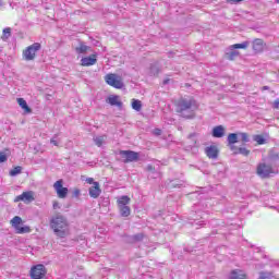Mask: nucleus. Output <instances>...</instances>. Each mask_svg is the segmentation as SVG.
Instances as JSON below:
<instances>
[{"label":"nucleus","mask_w":279,"mask_h":279,"mask_svg":"<svg viewBox=\"0 0 279 279\" xmlns=\"http://www.w3.org/2000/svg\"><path fill=\"white\" fill-rule=\"evenodd\" d=\"M199 106L193 98H181L177 104V112L183 119H195V112Z\"/></svg>","instance_id":"obj_1"},{"label":"nucleus","mask_w":279,"mask_h":279,"mask_svg":"<svg viewBox=\"0 0 279 279\" xmlns=\"http://www.w3.org/2000/svg\"><path fill=\"white\" fill-rule=\"evenodd\" d=\"M50 228L59 239L69 236V220L62 214H57L50 219Z\"/></svg>","instance_id":"obj_2"},{"label":"nucleus","mask_w":279,"mask_h":279,"mask_svg":"<svg viewBox=\"0 0 279 279\" xmlns=\"http://www.w3.org/2000/svg\"><path fill=\"white\" fill-rule=\"evenodd\" d=\"M247 47H250V41H243L242 44H234L229 46L225 51L226 60L233 62V60H236V58L241 56V52H239L236 49H247Z\"/></svg>","instance_id":"obj_3"},{"label":"nucleus","mask_w":279,"mask_h":279,"mask_svg":"<svg viewBox=\"0 0 279 279\" xmlns=\"http://www.w3.org/2000/svg\"><path fill=\"white\" fill-rule=\"evenodd\" d=\"M40 49V43H34L33 45L28 46L25 50H23L22 56L26 62H32V60H36V53H38Z\"/></svg>","instance_id":"obj_4"},{"label":"nucleus","mask_w":279,"mask_h":279,"mask_svg":"<svg viewBox=\"0 0 279 279\" xmlns=\"http://www.w3.org/2000/svg\"><path fill=\"white\" fill-rule=\"evenodd\" d=\"M119 156L124 162V165H128L130 162H138L140 155L136 151L133 150H120Z\"/></svg>","instance_id":"obj_5"},{"label":"nucleus","mask_w":279,"mask_h":279,"mask_svg":"<svg viewBox=\"0 0 279 279\" xmlns=\"http://www.w3.org/2000/svg\"><path fill=\"white\" fill-rule=\"evenodd\" d=\"M105 81L109 86H112L113 88H123V80L121 76L117 74H107L105 76Z\"/></svg>","instance_id":"obj_6"},{"label":"nucleus","mask_w":279,"mask_h":279,"mask_svg":"<svg viewBox=\"0 0 279 279\" xmlns=\"http://www.w3.org/2000/svg\"><path fill=\"white\" fill-rule=\"evenodd\" d=\"M47 276V268L45 265L39 264L31 268V278L32 279H43Z\"/></svg>","instance_id":"obj_7"},{"label":"nucleus","mask_w":279,"mask_h":279,"mask_svg":"<svg viewBox=\"0 0 279 279\" xmlns=\"http://www.w3.org/2000/svg\"><path fill=\"white\" fill-rule=\"evenodd\" d=\"M256 173L259 178H269L275 171L274 168L267 163H258Z\"/></svg>","instance_id":"obj_8"},{"label":"nucleus","mask_w":279,"mask_h":279,"mask_svg":"<svg viewBox=\"0 0 279 279\" xmlns=\"http://www.w3.org/2000/svg\"><path fill=\"white\" fill-rule=\"evenodd\" d=\"M64 181L63 180H58L53 184V189L60 199H65L66 195H69V189L63 186Z\"/></svg>","instance_id":"obj_9"},{"label":"nucleus","mask_w":279,"mask_h":279,"mask_svg":"<svg viewBox=\"0 0 279 279\" xmlns=\"http://www.w3.org/2000/svg\"><path fill=\"white\" fill-rule=\"evenodd\" d=\"M14 202H24L25 204H31V202H34V192H24L21 195L16 196Z\"/></svg>","instance_id":"obj_10"},{"label":"nucleus","mask_w":279,"mask_h":279,"mask_svg":"<svg viewBox=\"0 0 279 279\" xmlns=\"http://www.w3.org/2000/svg\"><path fill=\"white\" fill-rule=\"evenodd\" d=\"M205 154L211 160H217V158H219V149L217 148V146H208V147H206L205 148Z\"/></svg>","instance_id":"obj_11"},{"label":"nucleus","mask_w":279,"mask_h":279,"mask_svg":"<svg viewBox=\"0 0 279 279\" xmlns=\"http://www.w3.org/2000/svg\"><path fill=\"white\" fill-rule=\"evenodd\" d=\"M227 141H228V145H229L231 151L236 150V146H234V144L239 143V134H236V133L229 134L227 137Z\"/></svg>","instance_id":"obj_12"},{"label":"nucleus","mask_w":279,"mask_h":279,"mask_svg":"<svg viewBox=\"0 0 279 279\" xmlns=\"http://www.w3.org/2000/svg\"><path fill=\"white\" fill-rule=\"evenodd\" d=\"M101 195V187H99V182H94V185L89 187V197L97 199Z\"/></svg>","instance_id":"obj_13"},{"label":"nucleus","mask_w":279,"mask_h":279,"mask_svg":"<svg viewBox=\"0 0 279 279\" xmlns=\"http://www.w3.org/2000/svg\"><path fill=\"white\" fill-rule=\"evenodd\" d=\"M211 136H214V138H223V136H226V128H223V125L215 126L211 131Z\"/></svg>","instance_id":"obj_14"},{"label":"nucleus","mask_w":279,"mask_h":279,"mask_svg":"<svg viewBox=\"0 0 279 279\" xmlns=\"http://www.w3.org/2000/svg\"><path fill=\"white\" fill-rule=\"evenodd\" d=\"M253 49L256 53H263L265 50V41H263V39H255L253 41Z\"/></svg>","instance_id":"obj_15"},{"label":"nucleus","mask_w":279,"mask_h":279,"mask_svg":"<svg viewBox=\"0 0 279 279\" xmlns=\"http://www.w3.org/2000/svg\"><path fill=\"white\" fill-rule=\"evenodd\" d=\"M107 104L110 106H117L120 110L123 108V102L119 100V96H110L107 98Z\"/></svg>","instance_id":"obj_16"},{"label":"nucleus","mask_w":279,"mask_h":279,"mask_svg":"<svg viewBox=\"0 0 279 279\" xmlns=\"http://www.w3.org/2000/svg\"><path fill=\"white\" fill-rule=\"evenodd\" d=\"M82 66H93V64H97V59L94 57H85L81 59Z\"/></svg>","instance_id":"obj_17"},{"label":"nucleus","mask_w":279,"mask_h":279,"mask_svg":"<svg viewBox=\"0 0 279 279\" xmlns=\"http://www.w3.org/2000/svg\"><path fill=\"white\" fill-rule=\"evenodd\" d=\"M230 279H247V276L243 270H232Z\"/></svg>","instance_id":"obj_18"},{"label":"nucleus","mask_w":279,"mask_h":279,"mask_svg":"<svg viewBox=\"0 0 279 279\" xmlns=\"http://www.w3.org/2000/svg\"><path fill=\"white\" fill-rule=\"evenodd\" d=\"M158 73H160V65L155 61L149 66V75H158Z\"/></svg>","instance_id":"obj_19"},{"label":"nucleus","mask_w":279,"mask_h":279,"mask_svg":"<svg viewBox=\"0 0 279 279\" xmlns=\"http://www.w3.org/2000/svg\"><path fill=\"white\" fill-rule=\"evenodd\" d=\"M128 204H130V197L128 195H123L118 198V208L128 206Z\"/></svg>","instance_id":"obj_20"},{"label":"nucleus","mask_w":279,"mask_h":279,"mask_svg":"<svg viewBox=\"0 0 279 279\" xmlns=\"http://www.w3.org/2000/svg\"><path fill=\"white\" fill-rule=\"evenodd\" d=\"M132 108L136 112H141V110H143V102L138 99H132Z\"/></svg>","instance_id":"obj_21"},{"label":"nucleus","mask_w":279,"mask_h":279,"mask_svg":"<svg viewBox=\"0 0 279 279\" xmlns=\"http://www.w3.org/2000/svg\"><path fill=\"white\" fill-rule=\"evenodd\" d=\"M107 138H108V136H106V135L96 136V137H94V143H95V145H97V147H101V145H104V143H106Z\"/></svg>","instance_id":"obj_22"},{"label":"nucleus","mask_w":279,"mask_h":279,"mask_svg":"<svg viewBox=\"0 0 279 279\" xmlns=\"http://www.w3.org/2000/svg\"><path fill=\"white\" fill-rule=\"evenodd\" d=\"M17 104L22 107L23 110H25V112H32V109L29 108V106H27V101L25 99L17 98Z\"/></svg>","instance_id":"obj_23"},{"label":"nucleus","mask_w":279,"mask_h":279,"mask_svg":"<svg viewBox=\"0 0 279 279\" xmlns=\"http://www.w3.org/2000/svg\"><path fill=\"white\" fill-rule=\"evenodd\" d=\"M16 234H28V232H32V229L28 226L25 227H16L15 229Z\"/></svg>","instance_id":"obj_24"},{"label":"nucleus","mask_w":279,"mask_h":279,"mask_svg":"<svg viewBox=\"0 0 279 279\" xmlns=\"http://www.w3.org/2000/svg\"><path fill=\"white\" fill-rule=\"evenodd\" d=\"M23 172V167L17 166L14 167L12 170H10L9 175H11V178H16V175H20V173Z\"/></svg>","instance_id":"obj_25"},{"label":"nucleus","mask_w":279,"mask_h":279,"mask_svg":"<svg viewBox=\"0 0 279 279\" xmlns=\"http://www.w3.org/2000/svg\"><path fill=\"white\" fill-rule=\"evenodd\" d=\"M121 217H130L132 209H130V206L119 207Z\"/></svg>","instance_id":"obj_26"},{"label":"nucleus","mask_w":279,"mask_h":279,"mask_svg":"<svg viewBox=\"0 0 279 279\" xmlns=\"http://www.w3.org/2000/svg\"><path fill=\"white\" fill-rule=\"evenodd\" d=\"M253 141H255L257 145H265V143H267V140H265L263 135H254Z\"/></svg>","instance_id":"obj_27"},{"label":"nucleus","mask_w":279,"mask_h":279,"mask_svg":"<svg viewBox=\"0 0 279 279\" xmlns=\"http://www.w3.org/2000/svg\"><path fill=\"white\" fill-rule=\"evenodd\" d=\"M22 222H23V219L19 216L13 217L11 220V223L15 229L19 228V226H21Z\"/></svg>","instance_id":"obj_28"},{"label":"nucleus","mask_w":279,"mask_h":279,"mask_svg":"<svg viewBox=\"0 0 279 279\" xmlns=\"http://www.w3.org/2000/svg\"><path fill=\"white\" fill-rule=\"evenodd\" d=\"M143 239H145L143 233H136L131 238V243H138L140 241H143Z\"/></svg>","instance_id":"obj_29"},{"label":"nucleus","mask_w":279,"mask_h":279,"mask_svg":"<svg viewBox=\"0 0 279 279\" xmlns=\"http://www.w3.org/2000/svg\"><path fill=\"white\" fill-rule=\"evenodd\" d=\"M233 151L234 154H241V156H247L250 154V149L245 147L235 148Z\"/></svg>","instance_id":"obj_30"},{"label":"nucleus","mask_w":279,"mask_h":279,"mask_svg":"<svg viewBox=\"0 0 279 279\" xmlns=\"http://www.w3.org/2000/svg\"><path fill=\"white\" fill-rule=\"evenodd\" d=\"M88 46L81 44L78 47L75 48L76 53H86L88 51Z\"/></svg>","instance_id":"obj_31"},{"label":"nucleus","mask_w":279,"mask_h":279,"mask_svg":"<svg viewBox=\"0 0 279 279\" xmlns=\"http://www.w3.org/2000/svg\"><path fill=\"white\" fill-rule=\"evenodd\" d=\"M239 135L241 136L242 143H250V135L247 133H239Z\"/></svg>","instance_id":"obj_32"},{"label":"nucleus","mask_w":279,"mask_h":279,"mask_svg":"<svg viewBox=\"0 0 279 279\" xmlns=\"http://www.w3.org/2000/svg\"><path fill=\"white\" fill-rule=\"evenodd\" d=\"M3 36H11L12 35V28L11 27H5L2 31Z\"/></svg>","instance_id":"obj_33"},{"label":"nucleus","mask_w":279,"mask_h":279,"mask_svg":"<svg viewBox=\"0 0 279 279\" xmlns=\"http://www.w3.org/2000/svg\"><path fill=\"white\" fill-rule=\"evenodd\" d=\"M80 195H82L80 189H74L72 192V197H80Z\"/></svg>","instance_id":"obj_34"},{"label":"nucleus","mask_w":279,"mask_h":279,"mask_svg":"<svg viewBox=\"0 0 279 279\" xmlns=\"http://www.w3.org/2000/svg\"><path fill=\"white\" fill-rule=\"evenodd\" d=\"M58 134H56L51 140H50V143L51 145H54V147H58Z\"/></svg>","instance_id":"obj_35"},{"label":"nucleus","mask_w":279,"mask_h":279,"mask_svg":"<svg viewBox=\"0 0 279 279\" xmlns=\"http://www.w3.org/2000/svg\"><path fill=\"white\" fill-rule=\"evenodd\" d=\"M8 160V156L4 153H0V162H5Z\"/></svg>","instance_id":"obj_36"},{"label":"nucleus","mask_w":279,"mask_h":279,"mask_svg":"<svg viewBox=\"0 0 279 279\" xmlns=\"http://www.w3.org/2000/svg\"><path fill=\"white\" fill-rule=\"evenodd\" d=\"M52 208H53V210H58L60 208V203H58V201H54L52 203Z\"/></svg>","instance_id":"obj_37"},{"label":"nucleus","mask_w":279,"mask_h":279,"mask_svg":"<svg viewBox=\"0 0 279 279\" xmlns=\"http://www.w3.org/2000/svg\"><path fill=\"white\" fill-rule=\"evenodd\" d=\"M154 134H155V136H160V134H162V130H160V129H155V130H154Z\"/></svg>","instance_id":"obj_38"},{"label":"nucleus","mask_w":279,"mask_h":279,"mask_svg":"<svg viewBox=\"0 0 279 279\" xmlns=\"http://www.w3.org/2000/svg\"><path fill=\"white\" fill-rule=\"evenodd\" d=\"M85 181L87 182V184H94L95 185V179H93V178H87Z\"/></svg>","instance_id":"obj_39"},{"label":"nucleus","mask_w":279,"mask_h":279,"mask_svg":"<svg viewBox=\"0 0 279 279\" xmlns=\"http://www.w3.org/2000/svg\"><path fill=\"white\" fill-rule=\"evenodd\" d=\"M272 107L279 110V99L275 100Z\"/></svg>","instance_id":"obj_40"},{"label":"nucleus","mask_w":279,"mask_h":279,"mask_svg":"<svg viewBox=\"0 0 279 279\" xmlns=\"http://www.w3.org/2000/svg\"><path fill=\"white\" fill-rule=\"evenodd\" d=\"M195 136H197V134L196 133H191L189 136H187V138H195Z\"/></svg>","instance_id":"obj_41"},{"label":"nucleus","mask_w":279,"mask_h":279,"mask_svg":"<svg viewBox=\"0 0 279 279\" xmlns=\"http://www.w3.org/2000/svg\"><path fill=\"white\" fill-rule=\"evenodd\" d=\"M146 169H147V171H154V166L148 165V166L146 167Z\"/></svg>","instance_id":"obj_42"},{"label":"nucleus","mask_w":279,"mask_h":279,"mask_svg":"<svg viewBox=\"0 0 279 279\" xmlns=\"http://www.w3.org/2000/svg\"><path fill=\"white\" fill-rule=\"evenodd\" d=\"M232 1V3H241V1H243V0H231Z\"/></svg>","instance_id":"obj_43"},{"label":"nucleus","mask_w":279,"mask_h":279,"mask_svg":"<svg viewBox=\"0 0 279 279\" xmlns=\"http://www.w3.org/2000/svg\"><path fill=\"white\" fill-rule=\"evenodd\" d=\"M169 82H170V80H169V78L165 80V81H163V85L169 84Z\"/></svg>","instance_id":"obj_44"},{"label":"nucleus","mask_w":279,"mask_h":279,"mask_svg":"<svg viewBox=\"0 0 279 279\" xmlns=\"http://www.w3.org/2000/svg\"><path fill=\"white\" fill-rule=\"evenodd\" d=\"M263 90H269V86H264Z\"/></svg>","instance_id":"obj_45"},{"label":"nucleus","mask_w":279,"mask_h":279,"mask_svg":"<svg viewBox=\"0 0 279 279\" xmlns=\"http://www.w3.org/2000/svg\"><path fill=\"white\" fill-rule=\"evenodd\" d=\"M1 38H2V40H4V41L8 40V36H2Z\"/></svg>","instance_id":"obj_46"},{"label":"nucleus","mask_w":279,"mask_h":279,"mask_svg":"<svg viewBox=\"0 0 279 279\" xmlns=\"http://www.w3.org/2000/svg\"><path fill=\"white\" fill-rule=\"evenodd\" d=\"M195 145H197V141H193V147H195Z\"/></svg>","instance_id":"obj_47"},{"label":"nucleus","mask_w":279,"mask_h":279,"mask_svg":"<svg viewBox=\"0 0 279 279\" xmlns=\"http://www.w3.org/2000/svg\"><path fill=\"white\" fill-rule=\"evenodd\" d=\"M173 57V52H169V58H172Z\"/></svg>","instance_id":"obj_48"},{"label":"nucleus","mask_w":279,"mask_h":279,"mask_svg":"<svg viewBox=\"0 0 279 279\" xmlns=\"http://www.w3.org/2000/svg\"><path fill=\"white\" fill-rule=\"evenodd\" d=\"M0 5H2L1 0H0Z\"/></svg>","instance_id":"obj_49"}]
</instances>
